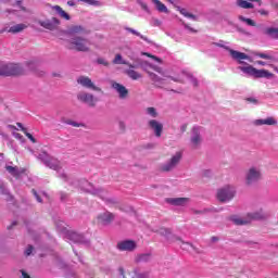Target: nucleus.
Wrapping results in <instances>:
<instances>
[{
	"label": "nucleus",
	"mask_w": 278,
	"mask_h": 278,
	"mask_svg": "<svg viewBox=\"0 0 278 278\" xmlns=\"http://www.w3.org/2000/svg\"><path fill=\"white\" fill-rule=\"evenodd\" d=\"M117 249L119 251H134L136 249V242L130 240L122 241L117 244Z\"/></svg>",
	"instance_id": "nucleus-20"
},
{
	"label": "nucleus",
	"mask_w": 278,
	"mask_h": 278,
	"mask_svg": "<svg viewBox=\"0 0 278 278\" xmlns=\"http://www.w3.org/2000/svg\"><path fill=\"white\" fill-rule=\"evenodd\" d=\"M126 66H129V68L132 70V71H134V68H136V65H134V64H131L129 62H128V64H126Z\"/></svg>",
	"instance_id": "nucleus-58"
},
{
	"label": "nucleus",
	"mask_w": 278,
	"mask_h": 278,
	"mask_svg": "<svg viewBox=\"0 0 278 278\" xmlns=\"http://www.w3.org/2000/svg\"><path fill=\"white\" fill-rule=\"evenodd\" d=\"M126 31H129L130 34H134V36H138L139 38H141V40L147 41V37L142 36V34L138 33V30L134 28H126Z\"/></svg>",
	"instance_id": "nucleus-40"
},
{
	"label": "nucleus",
	"mask_w": 278,
	"mask_h": 278,
	"mask_svg": "<svg viewBox=\"0 0 278 278\" xmlns=\"http://www.w3.org/2000/svg\"><path fill=\"white\" fill-rule=\"evenodd\" d=\"M80 3H85V5H92L93 8H101L103 3L99 0H78Z\"/></svg>",
	"instance_id": "nucleus-30"
},
{
	"label": "nucleus",
	"mask_w": 278,
	"mask_h": 278,
	"mask_svg": "<svg viewBox=\"0 0 278 278\" xmlns=\"http://www.w3.org/2000/svg\"><path fill=\"white\" fill-rule=\"evenodd\" d=\"M112 220H114V214L110 213V212H104L100 215H98V223L99 225H110V223H112Z\"/></svg>",
	"instance_id": "nucleus-17"
},
{
	"label": "nucleus",
	"mask_w": 278,
	"mask_h": 278,
	"mask_svg": "<svg viewBox=\"0 0 278 278\" xmlns=\"http://www.w3.org/2000/svg\"><path fill=\"white\" fill-rule=\"evenodd\" d=\"M160 233L162 236H165V238H167V239L170 238V229H168V228H161Z\"/></svg>",
	"instance_id": "nucleus-42"
},
{
	"label": "nucleus",
	"mask_w": 278,
	"mask_h": 278,
	"mask_svg": "<svg viewBox=\"0 0 278 278\" xmlns=\"http://www.w3.org/2000/svg\"><path fill=\"white\" fill-rule=\"evenodd\" d=\"M23 3V0H16V4L21 5Z\"/></svg>",
	"instance_id": "nucleus-62"
},
{
	"label": "nucleus",
	"mask_w": 278,
	"mask_h": 278,
	"mask_svg": "<svg viewBox=\"0 0 278 278\" xmlns=\"http://www.w3.org/2000/svg\"><path fill=\"white\" fill-rule=\"evenodd\" d=\"M0 75L3 77L21 75V65L14 63H0Z\"/></svg>",
	"instance_id": "nucleus-6"
},
{
	"label": "nucleus",
	"mask_w": 278,
	"mask_h": 278,
	"mask_svg": "<svg viewBox=\"0 0 278 278\" xmlns=\"http://www.w3.org/2000/svg\"><path fill=\"white\" fill-rule=\"evenodd\" d=\"M214 45H215V47H220L222 49H225L226 51H228L230 53V56L232 58V60H235L239 64H244V62L242 60H251V56L247 55L244 52L236 51V50L229 48V43L226 41H219Z\"/></svg>",
	"instance_id": "nucleus-4"
},
{
	"label": "nucleus",
	"mask_w": 278,
	"mask_h": 278,
	"mask_svg": "<svg viewBox=\"0 0 278 278\" xmlns=\"http://www.w3.org/2000/svg\"><path fill=\"white\" fill-rule=\"evenodd\" d=\"M138 5H140L141 10L143 12H147L148 14H151V10L149 9V5L143 0H137Z\"/></svg>",
	"instance_id": "nucleus-36"
},
{
	"label": "nucleus",
	"mask_w": 278,
	"mask_h": 278,
	"mask_svg": "<svg viewBox=\"0 0 278 278\" xmlns=\"http://www.w3.org/2000/svg\"><path fill=\"white\" fill-rule=\"evenodd\" d=\"M264 34L269 36V38H278V28L277 27H267L264 29Z\"/></svg>",
	"instance_id": "nucleus-29"
},
{
	"label": "nucleus",
	"mask_w": 278,
	"mask_h": 278,
	"mask_svg": "<svg viewBox=\"0 0 278 278\" xmlns=\"http://www.w3.org/2000/svg\"><path fill=\"white\" fill-rule=\"evenodd\" d=\"M34 252V247L28 245L27 249L25 250V255L29 256Z\"/></svg>",
	"instance_id": "nucleus-47"
},
{
	"label": "nucleus",
	"mask_w": 278,
	"mask_h": 278,
	"mask_svg": "<svg viewBox=\"0 0 278 278\" xmlns=\"http://www.w3.org/2000/svg\"><path fill=\"white\" fill-rule=\"evenodd\" d=\"M70 49H75V51L87 52L90 51V40L84 37H71L67 39Z\"/></svg>",
	"instance_id": "nucleus-3"
},
{
	"label": "nucleus",
	"mask_w": 278,
	"mask_h": 278,
	"mask_svg": "<svg viewBox=\"0 0 278 278\" xmlns=\"http://www.w3.org/2000/svg\"><path fill=\"white\" fill-rule=\"evenodd\" d=\"M239 70L242 71V73H245V75H251L253 77L255 67L253 66H239Z\"/></svg>",
	"instance_id": "nucleus-32"
},
{
	"label": "nucleus",
	"mask_w": 278,
	"mask_h": 278,
	"mask_svg": "<svg viewBox=\"0 0 278 278\" xmlns=\"http://www.w3.org/2000/svg\"><path fill=\"white\" fill-rule=\"evenodd\" d=\"M13 227H16V222H13L12 225L7 227V229H12Z\"/></svg>",
	"instance_id": "nucleus-57"
},
{
	"label": "nucleus",
	"mask_w": 278,
	"mask_h": 278,
	"mask_svg": "<svg viewBox=\"0 0 278 278\" xmlns=\"http://www.w3.org/2000/svg\"><path fill=\"white\" fill-rule=\"evenodd\" d=\"M149 277V273L143 271L141 269H135L132 273V278H147Z\"/></svg>",
	"instance_id": "nucleus-33"
},
{
	"label": "nucleus",
	"mask_w": 278,
	"mask_h": 278,
	"mask_svg": "<svg viewBox=\"0 0 278 278\" xmlns=\"http://www.w3.org/2000/svg\"><path fill=\"white\" fill-rule=\"evenodd\" d=\"M187 29H189V31H197L194 30V28H190L188 25L185 26Z\"/></svg>",
	"instance_id": "nucleus-61"
},
{
	"label": "nucleus",
	"mask_w": 278,
	"mask_h": 278,
	"mask_svg": "<svg viewBox=\"0 0 278 278\" xmlns=\"http://www.w3.org/2000/svg\"><path fill=\"white\" fill-rule=\"evenodd\" d=\"M60 21L58 17H52L51 20L39 21L40 27L43 29H49V31H55L60 27Z\"/></svg>",
	"instance_id": "nucleus-12"
},
{
	"label": "nucleus",
	"mask_w": 278,
	"mask_h": 278,
	"mask_svg": "<svg viewBox=\"0 0 278 278\" xmlns=\"http://www.w3.org/2000/svg\"><path fill=\"white\" fill-rule=\"evenodd\" d=\"M155 4V8L159 12H164L165 14L168 13V8L165 7L160 0H152Z\"/></svg>",
	"instance_id": "nucleus-31"
},
{
	"label": "nucleus",
	"mask_w": 278,
	"mask_h": 278,
	"mask_svg": "<svg viewBox=\"0 0 278 278\" xmlns=\"http://www.w3.org/2000/svg\"><path fill=\"white\" fill-rule=\"evenodd\" d=\"M201 134H203V128L195 126L192 128L191 131V149H199L201 147V142H203V137H201Z\"/></svg>",
	"instance_id": "nucleus-9"
},
{
	"label": "nucleus",
	"mask_w": 278,
	"mask_h": 278,
	"mask_svg": "<svg viewBox=\"0 0 278 278\" xmlns=\"http://www.w3.org/2000/svg\"><path fill=\"white\" fill-rule=\"evenodd\" d=\"M9 128H10V129H15V127H14V126H12V125H9Z\"/></svg>",
	"instance_id": "nucleus-64"
},
{
	"label": "nucleus",
	"mask_w": 278,
	"mask_h": 278,
	"mask_svg": "<svg viewBox=\"0 0 278 278\" xmlns=\"http://www.w3.org/2000/svg\"><path fill=\"white\" fill-rule=\"evenodd\" d=\"M150 129H152V131H154V135L156 136V138H160L162 136V131H164V125L162 123H160L157 119H151L148 123Z\"/></svg>",
	"instance_id": "nucleus-16"
},
{
	"label": "nucleus",
	"mask_w": 278,
	"mask_h": 278,
	"mask_svg": "<svg viewBox=\"0 0 278 278\" xmlns=\"http://www.w3.org/2000/svg\"><path fill=\"white\" fill-rule=\"evenodd\" d=\"M181 249L184 250V251H191V249H194V247H192V244L191 243H188V242H184V241H181Z\"/></svg>",
	"instance_id": "nucleus-41"
},
{
	"label": "nucleus",
	"mask_w": 278,
	"mask_h": 278,
	"mask_svg": "<svg viewBox=\"0 0 278 278\" xmlns=\"http://www.w3.org/2000/svg\"><path fill=\"white\" fill-rule=\"evenodd\" d=\"M33 193H34L36 200L38 201V203H42V199L40 198V195L38 194V192H36V190L33 189Z\"/></svg>",
	"instance_id": "nucleus-48"
},
{
	"label": "nucleus",
	"mask_w": 278,
	"mask_h": 278,
	"mask_svg": "<svg viewBox=\"0 0 278 278\" xmlns=\"http://www.w3.org/2000/svg\"><path fill=\"white\" fill-rule=\"evenodd\" d=\"M98 64H102V66H110V63L108 62V60H105L104 58H99L97 60Z\"/></svg>",
	"instance_id": "nucleus-45"
},
{
	"label": "nucleus",
	"mask_w": 278,
	"mask_h": 278,
	"mask_svg": "<svg viewBox=\"0 0 278 278\" xmlns=\"http://www.w3.org/2000/svg\"><path fill=\"white\" fill-rule=\"evenodd\" d=\"M186 127H187L186 125H182L181 126V131H186Z\"/></svg>",
	"instance_id": "nucleus-63"
},
{
	"label": "nucleus",
	"mask_w": 278,
	"mask_h": 278,
	"mask_svg": "<svg viewBox=\"0 0 278 278\" xmlns=\"http://www.w3.org/2000/svg\"><path fill=\"white\" fill-rule=\"evenodd\" d=\"M17 127H20V129H22V131H24L25 136H27L33 142H36V138H34V136L29 132H27V129L25 127H23V124L17 123Z\"/></svg>",
	"instance_id": "nucleus-38"
},
{
	"label": "nucleus",
	"mask_w": 278,
	"mask_h": 278,
	"mask_svg": "<svg viewBox=\"0 0 278 278\" xmlns=\"http://www.w3.org/2000/svg\"><path fill=\"white\" fill-rule=\"evenodd\" d=\"M258 14H261V16H268V11L261 9L258 10Z\"/></svg>",
	"instance_id": "nucleus-50"
},
{
	"label": "nucleus",
	"mask_w": 278,
	"mask_h": 278,
	"mask_svg": "<svg viewBox=\"0 0 278 278\" xmlns=\"http://www.w3.org/2000/svg\"><path fill=\"white\" fill-rule=\"evenodd\" d=\"M147 73H148L150 79L155 84V86H159V88H161V86H164V81H165L164 78H161L153 72L147 71Z\"/></svg>",
	"instance_id": "nucleus-25"
},
{
	"label": "nucleus",
	"mask_w": 278,
	"mask_h": 278,
	"mask_svg": "<svg viewBox=\"0 0 278 278\" xmlns=\"http://www.w3.org/2000/svg\"><path fill=\"white\" fill-rule=\"evenodd\" d=\"M258 58H262V60H273V56L266 53H256Z\"/></svg>",
	"instance_id": "nucleus-46"
},
{
	"label": "nucleus",
	"mask_w": 278,
	"mask_h": 278,
	"mask_svg": "<svg viewBox=\"0 0 278 278\" xmlns=\"http://www.w3.org/2000/svg\"><path fill=\"white\" fill-rule=\"evenodd\" d=\"M67 5H68L70 8H75L76 3H75V1H73V0H68V1H67Z\"/></svg>",
	"instance_id": "nucleus-53"
},
{
	"label": "nucleus",
	"mask_w": 278,
	"mask_h": 278,
	"mask_svg": "<svg viewBox=\"0 0 278 278\" xmlns=\"http://www.w3.org/2000/svg\"><path fill=\"white\" fill-rule=\"evenodd\" d=\"M180 14L185 16L186 18H190L191 21H197V16L190 12H188L187 9H179Z\"/></svg>",
	"instance_id": "nucleus-34"
},
{
	"label": "nucleus",
	"mask_w": 278,
	"mask_h": 278,
	"mask_svg": "<svg viewBox=\"0 0 278 278\" xmlns=\"http://www.w3.org/2000/svg\"><path fill=\"white\" fill-rule=\"evenodd\" d=\"M257 64H260L261 66H266V62L264 61H257Z\"/></svg>",
	"instance_id": "nucleus-60"
},
{
	"label": "nucleus",
	"mask_w": 278,
	"mask_h": 278,
	"mask_svg": "<svg viewBox=\"0 0 278 278\" xmlns=\"http://www.w3.org/2000/svg\"><path fill=\"white\" fill-rule=\"evenodd\" d=\"M77 84L86 88L87 90H92L93 92H101V88L92 81V79L88 76H79L77 78Z\"/></svg>",
	"instance_id": "nucleus-11"
},
{
	"label": "nucleus",
	"mask_w": 278,
	"mask_h": 278,
	"mask_svg": "<svg viewBox=\"0 0 278 278\" xmlns=\"http://www.w3.org/2000/svg\"><path fill=\"white\" fill-rule=\"evenodd\" d=\"M188 198H169L167 199V203H170V205H188L189 203Z\"/></svg>",
	"instance_id": "nucleus-24"
},
{
	"label": "nucleus",
	"mask_w": 278,
	"mask_h": 278,
	"mask_svg": "<svg viewBox=\"0 0 278 278\" xmlns=\"http://www.w3.org/2000/svg\"><path fill=\"white\" fill-rule=\"evenodd\" d=\"M75 34H84V27L79 25L71 26L67 31H65V35L67 36L68 40L71 38H75Z\"/></svg>",
	"instance_id": "nucleus-19"
},
{
	"label": "nucleus",
	"mask_w": 278,
	"mask_h": 278,
	"mask_svg": "<svg viewBox=\"0 0 278 278\" xmlns=\"http://www.w3.org/2000/svg\"><path fill=\"white\" fill-rule=\"evenodd\" d=\"M249 103H253L254 105H257V99L255 98H248Z\"/></svg>",
	"instance_id": "nucleus-52"
},
{
	"label": "nucleus",
	"mask_w": 278,
	"mask_h": 278,
	"mask_svg": "<svg viewBox=\"0 0 278 278\" xmlns=\"http://www.w3.org/2000/svg\"><path fill=\"white\" fill-rule=\"evenodd\" d=\"M252 77L270 79V77H273V74L266 70L254 68V74Z\"/></svg>",
	"instance_id": "nucleus-23"
},
{
	"label": "nucleus",
	"mask_w": 278,
	"mask_h": 278,
	"mask_svg": "<svg viewBox=\"0 0 278 278\" xmlns=\"http://www.w3.org/2000/svg\"><path fill=\"white\" fill-rule=\"evenodd\" d=\"M77 98H78V101H81L83 103H87V105H89L90 108H94L97 105V101L94 100V96L92 93L83 91L78 93Z\"/></svg>",
	"instance_id": "nucleus-13"
},
{
	"label": "nucleus",
	"mask_w": 278,
	"mask_h": 278,
	"mask_svg": "<svg viewBox=\"0 0 278 278\" xmlns=\"http://www.w3.org/2000/svg\"><path fill=\"white\" fill-rule=\"evenodd\" d=\"M118 273L121 275L122 278H125V269H123L122 267L118 268Z\"/></svg>",
	"instance_id": "nucleus-54"
},
{
	"label": "nucleus",
	"mask_w": 278,
	"mask_h": 278,
	"mask_svg": "<svg viewBox=\"0 0 278 278\" xmlns=\"http://www.w3.org/2000/svg\"><path fill=\"white\" fill-rule=\"evenodd\" d=\"M239 21H241L242 23H247L250 27H255V22L251 18L240 15Z\"/></svg>",
	"instance_id": "nucleus-37"
},
{
	"label": "nucleus",
	"mask_w": 278,
	"mask_h": 278,
	"mask_svg": "<svg viewBox=\"0 0 278 278\" xmlns=\"http://www.w3.org/2000/svg\"><path fill=\"white\" fill-rule=\"evenodd\" d=\"M8 173L12 175L13 177H16L17 179L21 177V174H23V169H20L18 167L10 166L8 165L7 167Z\"/></svg>",
	"instance_id": "nucleus-27"
},
{
	"label": "nucleus",
	"mask_w": 278,
	"mask_h": 278,
	"mask_svg": "<svg viewBox=\"0 0 278 278\" xmlns=\"http://www.w3.org/2000/svg\"><path fill=\"white\" fill-rule=\"evenodd\" d=\"M49 8H51V10H53L55 12V14H58V16H60V18H64V21H71V15L64 11V9H62V7L60 5H51L48 4Z\"/></svg>",
	"instance_id": "nucleus-18"
},
{
	"label": "nucleus",
	"mask_w": 278,
	"mask_h": 278,
	"mask_svg": "<svg viewBox=\"0 0 278 278\" xmlns=\"http://www.w3.org/2000/svg\"><path fill=\"white\" fill-rule=\"evenodd\" d=\"M146 66H149L150 68H152V71H155V73H159L164 77H168L169 79H172V81H178L180 84H184V81H189V84H192L194 87L199 86V80H197L194 76H192L191 74H188L187 72H181V74L178 77H170L166 75V73H164L162 67L157 65H153L151 63L146 62Z\"/></svg>",
	"instance_id": "nucleus-2"
},
{
	"label": "nucleus",
	"mask_w": 278,
	"mask_h": 278,
	"mask_svg": "<svg viewBox=\"0 0 278 278\" xmlns=\"http://www.w3.org/2000/svg\"><path fill=\"white\" fill-rule=\"evenodd\" d=\"M61 201H66V193H61Z\"/></svg>",
	"instance_id": "nucleus-59"
},
{
	"label": "nucleus",
	"mask_w": 278,
	"mask_h": 278,
	"mask_svg": "<svg viewBox=\"0 0 278 278\" xmlns=\"http://www.w3.org/2000/svg\"><path fill=\"white\" fill-rule=\"evenodd\" d=\"M182 155L184 154L181 152H176L169 161H167L165 164L161 166V169L164 170L165 173L174 170V168H177L179 162H181Z\"/></svg>",
	"instance_id": "nucleus-10"
},
{
	"label": "nucleus",
	"mask_w": 278,
	"mask_h": 278,
	"mask_svg": "<svg viewBox=\"0 0 278 278\" xmlns=\"http://www.w3.org/2000/svg\"><path fill=\"white\" fill-rule=\"evenodd\" d=\"M125 73L134 81H137V79H142V74L138 73L136 70H126Z\"/></svg>",
	"instance_id": "nucleus-28"
},
{
	"label": "nucleus",
	"mask_w": 278,
	"mask_h": 278,
	"mask_svg": "<svg viewBox=\"0 0 278 278\" xmlns=\"http://www.w3.org/2000/svg\"><path fill=\"white\" fill-rule=\"evenodd\" d=\"M203 176L204 177H212V170H210V169L204 170Z\"/></svg>",
	"instance_id": "nucleus-51"
},
{
	"label": "nucleus",
	"mask_w": 278,
	"mask_h": 278,
	"mask_svg": "<svg viewBox=\"0 0 278 278\" xmlns=\"http://www.w3.org/2000/svg\"><path fill=\"white\" fill-rule=\"evenodd\" d=\"M112 89L115 90L119 97V99H127L129 97V90L126 86H123L118 83H112Z\"/></svg>",
	"instance_id": "nucleus-15"
},
{
	"label": "nucleus",
	"mask_w": 278,
	"mask_h": 278,
	"mask_svg": "<svg viewBox=\"0 0 278 278\" xmlns=\"http://www.w3.org/2000/svg\"><path fill=\"white\" fill-rule=\"evenodd\" d=\"M21 273H22V277L23 278H31V277L28 276L27 273H25V270H22Z\"/></svg>",
	"instance_id": "nucleus-56"
},
{
	"label": "nucleus",
	"mask_w": 278,
	"mask_h": 278,
	"mask_svg": "<svg viewBox=\"0 0 278 278\" xmlns=\"http://www.w3.org/2000/svg\"><path fill=\"white\" fill-rule=\"evenodd\" d=\"M27 29V24H16L9 28H4L3 31H8V34H21V31H25Z\"/></svg>",
	"instance_id": "nucleus-21"
},
{
	"label": "nucleus",
	"mask_w": 278,
	"mask_h": 278,
	"mask_svg": "<svg viewBox=\"0 0 278 278\" xmlns=\"http://www.w3.org/2000/svg\"><path fill=\"white\" fill-rule=\"evenodd\" d=\"M67 240L75 242L76 244H89L90 241L84 237V235H79L77 232H67Z\"/></svg>",
	"instance_id": "nucleus-14"
},
{
	"label": "nucleus",
	"mask_w": 278,
	"mask_h": 278,
	"mask_svg": "<svg viewBox=\"0 0 278 278\" xmlns=\"http://www.w3.org/2000/svg\"><path fill=\"white\" fill-rule=\"evenodd\" d=\"M249 1L253 2L255 0H237L236 5L238 8H242V10H252V8H254V5Z\"/></svg>",
	"instance_id": "nucleus-26"
},
{
	"label": "nucleus",
	"mask_w": 278,
	"mask_h": 278,
	"mask_svg": "<svg viewBox=\"0 0 278 278\" xmlns=\"http://www.w3.org/2000/svg\"><path fill=\"white\" fill-rule=\"evenodd\" d=\"M38 160L43 162L45 166H47L48 168L56 170L59 178L63 181H66L71 186H74V188H80V190H83L84 192H88L89 194H93L94 197H100V199L105 200V190L94 188V186L86 179L73 180L66 175V173L62 170V164L60 163V161H58L53 156H50L49 154H47V152L39 153Z\"/></svg>",
	"instance_id": "nucleus-1"
},
{
	"label": "nucleus",
	"mask_w": 278,
	"mask_h": 278,
	"mask_svg": "<svg viewBox=\"0 0 278 278\" xmlns=\"http://www.w3.org/2000/svg\"><path fill=\"white\" fill-rule=\"evenodd\" d=\"M151 260V254H141L138 258L139 262H149Z\"/></svg>",
	"instance_id": "nucleus-44"
},
{
	"label": "nucleus",
	"mask_w": 278,
	"mask_h": 278,
	"mask_svg": "<svg viewBox=\"0 0 278 278\" xmlns=\"http://www.w3.org/2000/svg\"><path fill=\"white\" fill-rule=\"evenodd\" d=\"M14 137H15L17 140H22V139H23V135H22V134H18V132H15V134H14Z\"/></svg>",
	"instance_id": "nucleus-55"
},
{
	"label": "nucleus",
	"mask_w": 278,
	"mask_h": 278,
	"mask_svg": "<svg viewBox=\"0 0 278 278\" xmlns=\"http://www.w3.org/2000/svg\"><path fill=\"white\" fill-rule=\"evenodd\" d=\"M146 114H148V116H151V118H157V110H155V108L150 106L146 110Z\"/></svg>",
	"instance_id": "nucleus-35"
},
{
	"label": "nucleus",
	"mask_w": 278,
	"mask_h": 278,
	"mask_svg": "<svg viewBox=\"0 0 278 278\" xmlns=\"http://www.w3.org/2000/svg\"><path fill=\"white\" fill-rule=\"evenodd\" d=\"M253 124L256 125L257 127L262 125L273 126V125H277V119H275V117H267L265 119H255Z\"/></svg>",
	"instance_id": "nucleus-22"
},
{
	"label": "nucleus",
	"mask_w": 278,
	"mask_h": 278,
	"mask_svg": "<svg viewBox=\"0 0 278 278\" xmlns=\"http://www.w3.org/2000/svg\"><path fill=\"white\" fill-rule=\"evenodd\" d=\"M113 64H129V62L123 60V55L116 54Z\"/></svg>",
	"instance_id": "nucleus-39"
},
{
	"label": "nucleus",
	"mask_w": 278,
	"mask_h": 278,
	"mask_svg": "<svg viewBox=\"0 0 278 278\" xmlns=\"http://www.w3.org/2000/svg\"><path fill=\"white\" fill-rule=\"evenodd\" d=\"M236 197V187L231 185H226L217 190V199L222 203H227Z\"/></svg>",
	"instance_id": "nucleus-5"
},
{
	"label": "nucleus",
	"mask_w": 278,
	"mask_h": 278,
	"mask_svg": "<svg viewBox=\"0 0 278 278\" xmlns=\"http://www.w3.org/2000/svg\"><path fill=\"white\" fill-rule=\"evenodd\" d=\"M262 218H264V215L262 213H249L248 218H242L233 215L230 217V220H232L235 225H249L251 220H260Z\"/></svg>",
	"instance_id": "nucleus-7"
},
{
	"label": "nucleus",
	"mask_w": 278,
	"mask_h": 278,
	"mask_svg": "<svg viewBox=\"0 0 278 278\" xmlns=\"http://www.w3.org/2000/svg\"><path fill=\"white\" fill-rule=\"evenodd\" d=\"M67 125H72V127H80L81 125L77 122L67 121Z\"/></svg>",
	"instance_id": "nucleus-49"
},
{
	"label": "nucleus",
	"mask_w": 278,
	"mask_h": 278,
	"mask_svg": "<svg viewBox=\"0 0 278 278\" xmlns=\"http://www.w3.org/2000/svg\"><path fill=\"white\" fill-rule=\"evenodd\" d=\"M143 55H147V58H151L152 60H154V62H157L159 64H162V59L153 55V54H150L148 52H144Z\"/></svg>",
	"instance_id": "nucleus-43"
},
{
	"label": "nucleus",
	"mask_w": 278,
	"mask_h": 278,
	"mask_svg": "<svg viewBox=\"0 0 278 278\" xmlns=\"http://www.w3.org/2000/svg\"><path fill=\"white\" fill-rule=\"evenodd\" d=\"M260 179H262V169L255 166L250 167L245 174V184L251 186L253 184H257Z\"/></svg>",
	"instance_id": "nucleus-8"
}]
</instances>
